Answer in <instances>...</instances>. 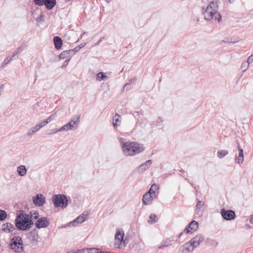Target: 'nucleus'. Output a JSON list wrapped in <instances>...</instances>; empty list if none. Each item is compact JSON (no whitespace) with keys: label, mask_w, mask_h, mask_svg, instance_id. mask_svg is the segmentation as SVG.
<instances>
[{"label":"nucleus","mask_w":253,"mask_h":253,"mask_svg":"<svg viewBox=\"0 0 253 253\" xmlns=\"http://www.w3.org/2000/svg\"><path fill=\"white\" fill-rule=\"evenodd\" d=\"M34 223L31 219H29L28 216L23 211H20L17 213L15 219V226L19 230L28 231L33 227Z\"/></svg>","instance_id":"1"},{"label":"nucleus","mask_w":253,"mask_h":253,"mask_svg":"<svg viewBox=\"0 0 253 253\" xmlns=\"http://www.w3.org/2000/svg\"><path fill=\"white\" fill-rule=\"evenodd\" d=\"M204 240V236L202 234H197L189 242L182 245L178 250V253H188L192 252Z\"/></svg>","instance_id":"2"},{"label":"nucleus","mask_w":253,"mask_h":253,"mask_svg":"<svg viewBox=\"0 0 253 253\" xmlns=\"http://www.w3.org/2000/svg\"><path fill=\"white\" fill-rule=\"evenodd\" d=\"M218 8V1L213 0L210 2L206 10L203 11L205 15V19L208 20L214 19L219 22L221 20V15L220 13L217 11Z\"/></svg>","instance_id":"3"},{"label":"nucleus","mask_w":253,"mask_h":253,"mask_svg":"<svg viewBox=\"0 0 253 253\" xmlns=\"http://www.w3.org/2000/svg\"><path fill=\"white\" fill-rule=\"evenodd\" d=\"M122 150L125 155L133 156L143 152L144 147L137 142H126L122 144Z\"/></svg>","instance_id":"4"},{"label":"nucleus","mask_w":253,"mask_h":253,"mask_svg":"<svg viewBox=\"0 0 253 253\" xmlns=\"http://www.w3.org/2000/svg\"><path fill=\"white\" fill-rule=\"evenodd\" d=\"M52 202L55 208H66L68 205V200L64 194H55L52 197Z\"/></svg>","instance_id":"5"},{"label":"nucleus","mask_w":253,"mask_h":253,"mask_svg":"<svg viewBox=\"0 0 253 253\" xmlns=\"http://www.w3.org/2000/svg\"><path fill=\"white\" fill-rule=\"evenodd\" d=\"M10 248L16 253H21L23 252V242L19 236H14L11 239L9 244Z\"/></svg>","instance_id":"6"},{"label":"nucleus","mask_w":253,"mask_h":253,"mask_svg":"<svg viewBox=\"0 0 253 253\" xmlns=\"http://www.w3.org/2000/svg\"><path fill=\"white\" fill-rule=\"evenodd\" d=\"M88 215V212L84 211L83 213L78 216L76 218L66 224L61 226L62 228L75 226L78 224L82 223L85 221L86 217Z\"/></svg>","instance_id":"7"},{"label":"nucleus","mask_w":253,"mask_h":253,"mask_svg":"<svg viewBox=\"0 0 253 253\" xmlns=\"http://www.w3.org/2000/svg\"><path fill=\"white\" fill-rule=\"evenodd\" d=\"M34 3L38 6L45 5L48 10H51L56 5V0H34Z\"/></svg>","instance_id":"8"},{"label":"nucleus","mask_w":253,"mask_h":253,"mask_svg":"<svg viewBox=\"0 0 253 253\" xmlns=\"http://www.w3.org/2000/svg\"><path fill=\"white\" fill-rule=\"evenodd\" d=\"M220 213L222 218L226 220H232L236 217L235 211L231 210H226L222 209Z\"/></svg>","instance_id":"9"},{"label":"nucleus","mask_w":253,"mask_h":253,"mask_svg":"<svg viewBox=\"0 0 253 253\" xmlns=\"http://www.w3.org/2000/svg\"><path fill=\"white\" fill-rule=\"evenodd\" d=\"M50 223L49 219L46 217L39 218L35 223V226L38 229L47 227Z\"/></svg>","instance_id":"10"},{"label":"nucleus","mask_w":253,"mask_h":253,"mask_svg":"<svg viewBox=\"0 0 253 253\" xmlns=\"http://www.w3.org/2000/svg\"><path fill=\"white\" fill-rule=\"evenodd\" d=\"M198 222L195 220H193L190 223L185 227L184 232L185 233H193L195 232L198 228Z\"/></svg>","instance_id":"11"},{"label":"nucleus","mask_w":253,"mask_h":253,"mask_svg":"<svg viewBox=\"0 0 253 253\" xmlns=\"http://www.w3.org/2000/svg\"><path fill=\"white\" fill-rule=\"evenodd\" d=\"M124 237V232L123 230H117L115 236V239L116 240L115 246L120 248V246L123 242Z\"/></svg>","instance_id":"12"},{"label":"nucleus","mask_w":253,"mask_h":253,"mask_svg":"<svg viewBox=\"0 0 253 253\" xmlns=\"http://www.w3.org/2000/svg\"><path fill=\"white\" fill-rule=\"evenodd\" d=\"M33 202L36 206L41 207L45 203V199L42 194H38L33 197Z\"/></svg>","instance_id":"13"},{"label":"nucleus","mask_w":253,"mask_h":253,"mask_svg":"<svg viewBox=\"0 0 253 253\" xmlns=\"http://www.w3.org/2000/svg\"><path fill=\"white\" fill-rule=\"evenodd\" d=\"M28 239L32 242H38L39 238L38 231L34 229L27 234Z\"/></svg>","instance_id":"14"},{"label":"nucleus","mask_w":253,"mask_h":253,"mask_svg":"<svg viewBox=\"0 0 253 253\" xmlns=\"http://www.w3.org/2000/svg\"><path fill=\"white\" fill-rule=\"evenodd\" d=\"M15 229L14 225L9 222L3 223L1 226V231L5 233H11Z\"/></svg>","instance_id":"15"},{"label":"nucleus","mask_w":253,"mask_h":253,"mask_svg":"<svg viewBox=\"0 0 253 253\" xmlns=\"http://www.w3.org/2000/svg\"><path fill=\"white\" fill-rule=\"evenodd\" d=\"M153 198H154V197L153 195L148 192H146L143 195L142 197L143 204L145 205L150 204Z\"/></svg>","instance_id":"16"},{"label":"nucleus","mask_w":253,"mask_h":253,"mask_svg":"<svg viewBox=\"0 0 253 253\" xmlns=\"http://www.w3.org/2000/svg\"><path fill=\"white\" fill-rule=\"evenodd\" d=\"M53 42L55 48L57 50H59L61 48L63 44V41L61 38L58 36H55L53 38Z\"/></svg>","instance_id":"17"},{"label":"nucleus","mask_w":253,"mask_h":253,"mask_svg":"<svg viewBox=\"0 0 253 253\" xmlns=\"http://www.w3.org/2000/svg\"><path fill=\"white\" fill-rule=\"evenodd\" d=\"M75 54V53L73 49L65 50L62 51L59 55V58L60 59H65L66 57H68L70 56L73 55Z\"/></svg>","instance_id":"18"},{"label":"nucleus","mask_w":253,"mask_h":253,"mask_svg":"<svg viewBox=\"0 0 253 253\" xmlns=\"http://www.w3.org/2000/svg\"><path fill=\"white\" fill-rule=\"evenodd\" d=\"M152 164V161L151 160H148L146 161L145 163L142 164L138 168V170L140 172L144 171L148 169L149 167H150Z\"/></svg>","instance_id":"19"},{"label":"nucleus","mask_w":253,"mask_h":253,"mask_svg":"<svg viewBox=\"0 0 253 253\" xmlns=\"http://www.w3.org/2000/svg\"><path fill=\"white\" fill-rule=\"evenodd\" d=\"M74 128V126L71 124V123H68L60 128L56 129L55 132H59L64 130H72Z\"/></svg>","instance_id":"20"},{"label":"nucleus","mask_w":253,"mask_h":253,"mask_svg":"<svg viewBox=\"0 0 253 253\" xmlns=\"http://www.w3.org/2000/svg\"><path fill=\"white\" fill-rule=\"evenodd\" d=\"M174 241L173 239L171 238H167L165 240H163L162 242V245L158 247L159 249H161L163 247H168L169 245H172V242Z\"/></svg>","instance_id":"21"},{"label":"nucleus","mask_w":253,"mask_h":253,"mask_svg":"<svg viewBox=\"0 0 253 253\" xmlns=\"http://www.w3.org/2000/svg\"><path fill=\"white\" fill-rule=\"evenodd\" d=\"M159 189V186L155 183H154L152 185L149 191L147 192L152 195H153L154 198L157 197L156 191Z\"/></svg>","instance_id":"22"},{"label":"nucleus","mask_w":253,"mask_h":253,"mask_svg":"<svg viewBox=\"0 0 253 253\" xmlns=\"http://www.w3.org/2000/svg\"><path fill=\"white\" fill-rule=\"evenodd\" d=\"M17 171L21 176H24L26 174L27 169L24 165H21L17 167Z\"/></svg>","instance_id":"23"},{"label":"nucleus","mask_w":253,"mask_h":253,"mask_svg":"<svg viewBox=\"0 0 253 253\" xmlns=\"http://www.w3.org/2000/svg\"><path fill=\"white\" fill-rule=\"evenodd\" d=\"M108 79V77L106 74L103 72H100L96 75V80L98 81H107Z\"/></svg>","instance_id":"24"},{"label":"nucleus","mask_w":253,"mask_h":253,"mask_svg":"<svg viewBox=\"0 0 253 253\" xmlns=\"http://www.w3.org/2000/svg\"><path fill=\"white\" fill-rule=\"evenodd\" d=\"M80 117L81 115H77L73 116L69 123H71L73 126L75 125H78L80 123Z\"/></svg>","instance_id":"25"},{"label":"nucleus","mask_w":253,"mask_h":253,"mask_svg":"<svg viewBox=\"0 0 253 253\" xmlns=\"http://www.w3.org/2000/svg\"><path fill=\"white\" fill-rule=\"evenodd\" d=\"M197 204L196 205V213L198 214L200 212V210L201 209V208L204 206V203L199 199H197Z\"/></svg>","instance_id":"26"},{"label":"nucleus","mask_w":253,"mask_h":253,"mask_svg":"<svg viewBox=\"0 0 253 253\" xmlns=\"http://www.w3.org/2000/svg\"><path fill=\"white\" fill-rule=\"evenodd\" d=\"M228 154V151L226 150H219L217 151V156L219 159H222Z\"/></svg>","instance_id":"27"},{"label":"nucleus","mask_w":253,"mask_h":253,"mask_svg":"<svg viewBox=\"0 0 253 253\" xmlns=\"http://www.w3.org/2000/svg\"><path fill=\"white\" fill-rule=\"evenodd\" d=\"M7 216L6 212L4 210L0 209V221H3L7 218Z\"/></svg>","instance_id":"28"},{"label":"nucleus","mask_w":253,"mask_h":253,"mask_svg":"<svg viewBox=\"0 0 253 253\" xmlns=\"http://www.w3.org/2000/svg\"><path fill=\"white\" fill-rule=\"evenodd\" d=\"M26 44L25 43H23L20 46H19L16 51L13 52V56H15L16 55L18 54L19 53L22 52L25 48Z\"/></svg>","instance_id":"29"},{"label":"nucleus","mask_w":253,"mask_h":253,"mask_svg":"<svg viewBox=\"0 0 253 253\" xmlns=\"http://www.w3.org/2000/svg\"><path fill=\"white\" fill-rule=\"evenodd\" d=\"M120 118V116L116 114L115 116L113 117V120L115 121V122H113V125L114 127H117L118 126V122H119V118Z\"/></svg>","instance_id":"30"},{"label":"nucleus","mask_w":253,"mask_h":253,"mask_svg":"<svg viewBox=\"0 0 253 253\" xmlns=\"http://www.w3.org/2000/svg\"><path fill=\"white\" fill-rule=\"evenodd\" d=\"M149 218L150 219H151V221L149 220L148 222L151 224H153L157 222V216L155 214L151 213L150 216Z\"/></svg>","instance_id":"31"},{"label":"nucleus","mask_w":253,"mask_h":253,"mask_svg":"<svg viewBox=\"0 0 253 253\" xmlns=\"http://www.w3.org/2000/svg\"><path fill=\"white\" fill-rule=\"evenodd\" d=\"M86 45V42H83L80 44V45L76 46L74 49H73L74 53L79 51L82 48L84 47Z\"/></svg>","instance_id":"32"},{"label":"nucleus","mask_w":253,"mask_h":253,"mask_svg":"<svg viewBox=\"0 0 253 253\" xmlns=\"http://www.w3.org/2000/svg\"><path fill=\"white\" fill-rule=\"evenodd\" d=\"M249 66L248 62L244 61L241 65V69L243 72H245L248 69Z\"/></svg>","instance_id":"33"},{"label":"nucleus","mask_w":253,"mask_h":253,"mask_svg":"<svg viewBox=\"0 0 253 253\" xmlns=\"http://www.w3.org/2000/svg\"><path fill=\"white\" fill-rule=\"evenodd\" d=\"M12 60V57H11L10 58L9 57H6L4 60V61H3V63H2V67L4 68Z\"/></svg>","instance_id":"34"},{"label":"nucleus","mask_w":253,"mask_h":253,"mask_svg":"<svg viewBox=\"0 0 253 253\" xmlns=\"http://www.w3.org/2000/svg\"><path fill=\"white\" fill-rule=\"evenodd\" d=\"M163 122V120L162 118L159 117L158 119L155 122V125L156 126H161V124Z\"/></svg>","instance_id":"35"},{"label":"nucleus","mask_w":253,"mask_h":253,"mask_svg":"<svg viewBox=\"0 0 253 253\" xmlns=\"http://www.w3.org/2000/svg\"><path fill=\"white\" fill-rule=\"evenodd\" d=\"M33 221H35L36 220H38L39 218V212L37 211H35L33 213Z\"/></svg>","instance_id":"36"},{"label":"nucleus","mask_w":253,"mask_h":253,"mask_svg":"<svg viewBox=\"0 0 253 253\" xmlns=\"http://www.w3.org/2000/svg\"><path fill=\"white\" fill-rule=\"evenodd\" d=\"M86 251L87 253H98V250L96 248H90Z\"/></svg>","instance_id":"37"},{"label":"nucleus","mask_w":253,"mask_h":253,"mask_svg":"<svg viewBox=\"0 0 253 253\" xmlns=\"http://www.w3.org/2000/svg\"><path fill=\"white\" fill-rule=\"evenodd\" d=\"M240 41V39L239 38H237V39H233L232 38L230 39L228 41H223V42H228V43H236Z\"/></svg>","instance_id":"38"},{"label":"nucleus","mask_w":253,"mask_h":253,"mask_svg":"<svg viewBox=\"0 0 253 253\" xmlns=\"http://www.w3.org/2000/svg\"><path fill=\"white\" fill-rule=\"evenodd\" d=\"M244 156H238L237 158V162L238 164H242L244 161Z\"/></svg>","instance_id":"39"},{"label":"nucleus","mask_w":253,"mask_h":253,"mask_svg":"<svg viewBox=\"0 0 253 253\" xmlns=\"http://www.w3.org/2000/svg\"><path fill=\"white\" fill-rule=\"evenodd\" d=\"M43 21V15L41 14L37 18V21L39 23H42Z\"/></svg>","instance_id":"40"},{"label":"nucleus","mask_w":253,"mask_h":253,"mask_svg":"<svg viewBox=\"0 0 253 253\" xmlns=\"http://www.w3.org/2000/svg\"><path fill=\"white\" fill-rule=\"evenodd\" d=\"M70 59H67L66 60L63 64H62V66H61V68H65V67H67V66L69 64V61H70Z\"/></svg>","instance_id":"41"},{"label":"nucleus","mask_w":253,"mask_h":253,"mask_svg":"<svg viewBox=\"0 0 253 253\" xmlns=\"http://www.w3.org/2000/svg\"><path fill=\"white\" fill-rule=\"evenodd\" d=\"M131 85H130V83H126L124 86V88H126V90H129L130 89H131Z\"/></svg>","instance_id":"42"},{"label":"nucleus","mask_w":253,"mask_h":253,"mask_svg":"<svg viewBox=\"0 0 253 253\" xmlns=\"http://www.w3.org/2000/svg\"><path fill=\"white\" fill-rule=\"evenodd\" d=\"M32 128L33 129L34 131L35 132H36L37 131H38L41 128V127H40V125H39V124H38V125H37L35 126L32 127Z\"/></svg>","instance_id":"43"},{"label":"nucleus","mask_w":253,"mask_h":253,"mask_svg":"<svg viewBox=\"0 0 253 253\" xmlns=\"http://www.w3.org/2000/svg\"><path fill=\"white\" fill-rule=\"evenodd\" d=\"M35 211H31L29 213H26V215L28 216L29 219L33 220V213Z\"/></svg>","instance_id":"44"},{"label":"nucleus","mask_w":253,"mask_h":253,"mask_svg":"<svg viewBox=\"0 0 253 253\" xmlns=\"http://www.w3.org/2000/svg\"><path fill=\"white\" fill-rule=\"evenodd\" d=\"M253 61V54L251 55L247 59V61L246 62H248L249 63V64H250L251 62H252Z\"/></svg>","instance_id":"45"},{"label":"nucleus","mask_w":253,"mask_h":253,"mask_svg":"<svg viewBox=\"0 0 253 253\" xmlns=\"http://www.w3.org/2000/svg\"><path fill=\"white\" fill-rule=\"evenodd\" d=\"M47 123V121L46 120L43 121V122H41L40 124H39L40 125V127L41 128L44 126H45Z\"/></svg>","instance_id":"46"},{"label":"nucleus","mask_w":253,"mask_h":253,"mask_svg":"<svg viewBox=\"0 0 253 253\" xmlns=\"http://www.w3.org/2000/svg\"><path fill=\"white\" fill-rule=\"evenodd\" d=\"M54 114H52L51 115H50L46 120V121H47V123H49V122H50L51 121V120L53 119V118H54Z\"/></svg>","instance_id":"47"},{"label":"nucleus","mask_w":253,"mask_h":253,"mask_svg":"<svg viewBox=\"0 0 253 253\" xmlns=\"http://www.w3.org/2000/svg\"><path fill=\"white\" fill-rule=\"evenodd\" d=\"M104 39V37H101L98 41H97L94 44V46H98L100 44V42L102 41V40Z\"/></svg>","instance_id":"48"},{"label":"nucleus","mask_w":253,"mask_h":253,"mask_svg":"<svg viewBox=\"0 0 253 253\" xmlns=\"http://www.w3.org/2000/svg\"><path fill=\"white\" fill-rule=\"evenodd\" d=\"M184 233H185V232H184V230H183L182 232H181L180 233H179L178 235L175 236V238H176V241H177L178 239L182 237V236L183 235Z\"/></svg>","instance_id":"49"},{"label":"nucleus","mask_w":253,"mask_h":253,"mask_svg":"<svg viewBox=\"0 0 253 253\" xmlns=\"http://www.w3.org/2000/svg\"><path fill=\"white\" fill-rule=\"evenodd\" d=\"M136 81V78L135 77L134 78H132L130 79L128 83H130V84L133 83H134Z\"/></svg>","instance_id":"50"},{"label":"nucleus","mask_w":253,"mask_h":253,"mask_svg":"<svg viewBox=\"0 0 253 253\" xmlns=\"http://www.w3.org/2000/svg\"><path fill=\"white\" fill-rule=\"evenodd\" d=\"M35 132L34 131V130H33V129L32 128V127L29 130V131H28L27 132V134L29 136H30L32 134H33V133H34Z\"/></svg>","instance_id":"51"},{"label":"nucleus","mask_w":253,"mask_h":253,"mask_svg":"<svg viewBox=\"0 0 253 253\" xmlns=\"http://www.w3.org/2000/svg\"><path fill=\"white\" fill-rule=\"evenodd\" d=\"M140 113H141V112L136 111V112H134V113L132 114V115L135 118H136V117L139 116Z\"/></svg>","instance_id":"52"},{"label":"nucleus","mask_w":253,"mask_h":253,"mask_svg":"<svg viewBox=\"0 0 253 253\" xmlns=\"http://www.w3.org/2000/svg\"><path fill=\"white\" fill-rule=\"evenodd\" d=\"M88 249H85L84 250H79V253H87L86 250H88Z\"/></svg>","instance_id":"53"},{"label":"nucleus","mask_w":253,"mask_h":253,"mask_svg":"<svg viewBox=\"0 0 253 253\" xmlns=\"http://www.w3.org/2000/svg\"><path fill=\"white\" fill-rule=\"evenodd\" d=\"M243 153H244L243 149H240V150H239L238 156H244Z\"/></svg>","instance_id":"54"},{"label":"nucleus","mask_w":253,"mask_h":253,"mask_svg":"<svg viewBox=\"0 0 253 253\" xmlns=\"http://www.w3.org/2000/svg\"><path fill=\"white\" fill-rule=\"evenodd\" d=\"M56 129H52V130H50V132H48V133H47V134H48V135H51V134H54V133H56V132H55V130H56Z\"/></svg>","instance_id":"55"},{"label":"nucleus","mask_w":253,"mask_h":253,"mask_svg":"<svg viewBox=\"0 0 253 253\" xmlns=\"http://www.w3.org/2000/svg\"><path fill=\"white\" fill-rule=\"evenodd\" d=\"M185 180H186V181H187L189 183H190V184L192 185V187H193L195 189H196V187H194V184H193V183H192V182H191L190 181V180H189V179H188V178H185Z\"/></svg>","instance_id":"56"},{"label":"nucleus","mask_w":253,"mask_h":253,"mask_svg":"<svg viewBox=\"0 0 253 253\" xmlns=\"http://www.w3.org/2000/svg\"><path fill=\"white\" fill-rule=\"evenodd\" d=\"M250 222L251 223L253 224V215L251 216L250 218Z\"/></svg>","instance_id":"57"},{"label":"nucleus","mask_w":253,"mask_h":253,"mask_svg":"<svg viewBox=\"0 0 253 253\" xmlns=\"http://www.w3.org/2000/svg\"><path fill=\"white\" fill-rule=\"evenodd\" d=\"M237 148H238V151L240 150V149H243L242 148H241V147H240V144L239 142L237 143Z\"/></svg>","instance_id":"58"},{"label":"nucleus","mask_w":253,"mask_h":253,"mask_svg":"<svg viewBox=\"0 0 253 253\" xmlns=\"http://www.w3.org/2000/svg\"><path fill=\"white\" fill-rule=\"evenodd\" d=\"M237 148H238V151L240 150V149H243L242 148H241V147H240V144L239 142L237 143Z\"/></svg>","instance_id":"59"},{"label":"nucleus","mask_w":253,"mask_h":253,"mask_svg":"<svg viewBox=\"0 0 253 253\" xmlns=\"http://www.w3.org/2000/svg\"><path fill=\"white\" fill-rule=\"evenodd\" d=\"M67 253H79V250L77 252L73 251H70V252H67Z\"/></svg>","instance_id":"60"},{"label":"nucleus","mask_w":253,"mask_h":253,"mask_svg":"<svg viewBox=\"0 0 253 253\" xmlns=\"http://www.w3.org/2000/svg\"><path fill=\"white\" fill-rule=\"evenodd\" d=\"M86 33L85 32H84L82 35H81V36H80V38L79 39V40H78L77 42H78L80 39H82L83 36Z\"/></svg>","instance_id":"61"},{"label":"nucleus","mask_w":253,"mask_h":253,"mask_svg":"<svg viewBox=\"0 0 253 253\" xmlns=\"http://www.w3.org/2000/svg\"><path fill=\"white\" fill-rule=\"evenodd\" d=\"M180 172H182V173H183V174H184V173H185V171H184L183 169H180ZM182 176L183 177H184V174H183V175H182Z\"/></svg>","instance_id":"62"},{"label":"nucleus","mask_w":253,"mask_h":253,"mask_svg":"<svg viewBox=\"0 0 253 253\" xmlns=\"http://www.w3.org/2000/svg\"><path fill=\"white\" fill-rule=\"evenodd\" d=\"M143 123V120L141 119V120H138V122H137V123L138 124H142Z\"/></svg>","instance_id":"63"},{"label":"nucleus","mask_w":253,"mask_h":253,"mask_svg":"<svg viewBox=\"0 0 253 253\" xmlns=\"http://www.w3.org/2000/svg\"><path fill=\"white\" fill-rule=\"evenodd\" d=\"M123 242H124V243L125 244H127V242H126V238L125 239V240H124V239H123Z\"/></svg>","instance_id":"64"}]
</instances>
